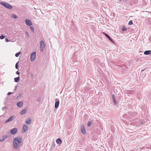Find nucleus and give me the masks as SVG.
I'll return each mask as SVG.
<instances>
[{"label":"nucleus","mask_w":151,"mask_h":151,"mask_svg":"<svg viewBox=\"0 0 151 151\" xmlns=\"http://www.w3.org/2000/svg\"><path fill=\"white\" fill-rule=\"evenodd\" d=\"M56 101L55 104V109H57L59 106L60 104V101L58 99H55Z\"/></svg>","instance_id":"5"},{"label":"nucleus","mask_w":151,"mask_h":151,"mask_svg":"<svg viewBox=\"0 0 151 151\" xmlns=\"http://www.w3.org/2000/svg\"><path fill=\"white\" fill-rule=\"evenodd\" d=\"M0 4L1 5L4 6L6 8L9 9H12L13 8L12 6L6 2H1Z\"/></svg>","instance_id":"2"},{"label":"nucleus","mask_w":151,"mask_h":151,"mask_svg":"<svg viewBox=\"0 0 151 151\" xmlns=\"http://www.w3.org/2000/svg\"><path fill=\"white\" fill-rule=\"evenodd\" d=\"M18 62H17L16 65H15V68L16 69H18Z\"/></svg>","instance_id":"28"},{"label":"nucleus","mask_w":151,"mask_h":151,"mask_svg":"<svg viewBox=\"0 0 151 151\" xmlns=\"http://www.w3.org/2000/svg\"><path fill=\"white\" fill-rule=\"evenodd\" d=\"M55 144L54 142H53L51 146L53 148H54L55 147Z\"/></svg>","instance_id":"24"},{"label":"nucleus","mask_w":151,"mask_h":151,"mask_svg":"<svg viewBox=\"0 0 151 151\" xmlns=\"http://www.w3.org/2000/svg\"><path fill=\"white\" fill-rule=\"evenodd\" d=\"M37 101L38 102H40V98H37Z\"/></svg>","instance_id":"32"},{"label":"nucleus","mask_w":151,"mask_h":151,"mask_svg":"<svg viewBox=\"0 0 151 151\" xmlns=\"http://www.w3.org/2000/svg\"><path fill=\"white\" fill-rule=\"evenodd\" d=\"M25 22L26 23V24L28 26H30L32 24V23L31 21L29 19H26L25 20Z\"/></svg>","instance_id":"10"},{"label":"nucleus","mask_w":151,"mask_h":151,"mask_svg":"<svg viewBox=\"0 0 151 151\" xmlns=\"http://www.w3.org/2000/svg\"><path fill=\"white\" fill-rule=\"evenodd\" d=\"M144 54L145 55L150 54L151 55V50H146L144 52Z\"/></svg>","instance_id":"14"},{"label":"nucleus","mask_w":151,"mask_h":151,"mask_svg":"<svg viewBox=\"0 0 151 151\" xmlns=\"http://www.w3.org/2000/svg\"><path fill=\"white\" fill-rule=\"evenodd\" d=\"M25 123L27 124H30L31 123V120L30 118L28 119L25 121Z\"/></svg>","instance_id":"13"},{"label":"nucleus","mask_w":151,"mask_h":151,"mask_svg":"<svg viewBox=\"0 0 151 151\" xmlns=\"http://www.w3.org/2000/svg\"><path fill=\"white\" fill-rule=\"evenodd\" d=\"M30 28L32 32L34 33V30L33 27L32 26H30Z\"/></svg>","instance_id":"22"},{"label":"nucleus","mask_w":151,"mask_h":151,"mask_svg":"<svg viewBox=\"0 0 151 151\" xmlns=\"http://www.w3.org/2000/svg\"><path fill=\"white\" fill-rule=\"evenodd\" d=\"M112 98L114 101V103L116 105V100L115 97L114 95V94H113L112 95Z\"/></svg>","instance_id":"17"},{"label":"nucleus","mask_w":151,"mask_h":151,"mask_svg":"<svg viewBox=\"0 0 151 151\" xmlns=\"http://www.w3.org/2000/svg\"><path fill=\"white\" fill-rule=\"evenodd\" d=\"M23 104V103L22 101L18 102L17 103V106L19 107H21Z\"/></svg>","instance_id":"11"},{"label":"nucleus","mask_w":151,"mask_h":151,"mask_svg":"<svg viewBox=\"0 0 151 151\" xmlns=\"http://www.w3.org/2000/svg\"><path fill=\"white\" fill-rule=\"evenodd\" d=\"M27 111V109H24L21 111L20 114L21 115H23L26 113Z\"/></svg>","instance_id":"12"},{"label":"nucleus","mask_w":151,"mask_h":151,"mask_svg":"<svg viewBox=\"0 0 151 151\" xmlns=\"http://www.w3.org/2000/svg\"><path fill=\"white\" fill-rule=\"evenodd\" d=\"M141 124H142V122H141Z\"/></svg>","instance_id":"39"},{"label":"nucleus","mask_w":151,"mask_h":151,"mask_svg":"<svg viewBox=\"0 0 151 151\" xmlns=\"http://www.w3.org/2000/svg\"><path fill=\"white\" fill-rule=\"evenodd\" d=\"M104 35L109 40L111 41L112 43H114V42L113 40L111 38L110 36L108 35L107 34L105 33H104Z\"/></svg>","instance_id":"8"},{"label":"nucleus","mask_w":151,"mask_h":151,"mask_svg":"<svg viewBox=\"0 0 151 151\" xmlns=\"http://www.w3.org/2000/svg\"><path fill=\"white\" fill-rule=\"evenodd\" d=\"M15 118V117L14 116H12L10 118H9L6 121L5 123H7L13 120Z\"/></svg>","instance_id":"9"},{"label":"nucleus","mask_w":151,"mask_h":151,"mask_svg":"<svg viewBox=\"0 0 151 151\" xmlns=\"http://www.w3.org/2000/svg\"><path fill=\"white\" fill-rule=\"evenodd\" d=\"M28 127L26 124H24L23 125L22 128V133H24L28 131Z\"/></svg>","instance_id":"4"},{"label":"nucleus","mask_w":151,"mask_h":151,"mask_svg":"<svg viewBox=\"0 0 151 151\" xmlns=\"http://www.w3.org/2000/svg\"><path fill=\"white\" fill-rule=\"evenodd\" d=\"M12 93V92H8V93H7V95H11V94Z\"/></svg>","instance_id":"35"},{"label":"nucleus","mask_w":151,"mask_h":151,"mask_svg":"<svg viewBox=\"0 0 151 151\" xmlns=\"http://www.w3.org/2000/svg\"><path fill=\"white\" fill-rule=\"evenodd\" d=\"M20 53H21V52H17L15 55V56L16 57H18L19 56V55L20 54Z\"/></svg>","instance_id":"23"},{"label":"nucleus","mask_w":151,"mask_h":151,"mask_svg":"<svg viewBox=\"0 0 151 151\" xmlns=\"http://www.w3.org/2000/svg\"><path fill=\"white\" fill-rule=\"evenodd\" d=\"M92 124V122L91 121L88 122L87 123V126L90 127Z\"/></svg>","instance_id":"21"},{"label":"nucleus","mask_w":151,"mask_h":151,"mask_svg":"<svg viewBox=\"0 0 151 151\" xmlns=\"http://www.w3.org/2000/svg\"><path fill=\"white\" fill-rule=\"evenodd\" d=\"M144 70H142V71H143Z\"/></svg>","instance_id":"38"},{"label":"nucleus","mask_w":151,"mask_h":151,"mask_svg":"<svg viewBox=\"0 0 151 151\" xmlns=\"http://www.w3.org/2000/svg\"><path fill=\"white\" fill-rule=\"evenodd\" d=\"M7 109L8 107L7 106H4L2 108V109L3 111H5Z\"/></svg>","instance_id":"19"},{"label":"nucleus","mask_w":151,"mask_h":151,"mask_svg":"<svg viewBox=\"0 0 151 151\" xmlns=\"http://www.w3.org/2000/svg\"><path fill=\"white\" fill-rule=\"evenodd\" d=\"M36 57V52H34L31 55V60L32 61H33L35 59Z\"/></svg>","instance_id":"6"},{"label":"nucleus","mask_w":151,"mask_h":151,"mask_svg":"<svg viewBox=\"0 0 151 151\" xmlns=\"http://www.w3.org/2000/svg\"><path fill=\"white\" fill-rule=\"evenodd\" d=\"M122 30L123 31H125L127 30V29L124 27H123L122 28Z\"/></svg>","instance_id":"26"},{"label":"nucleus","mask_w":151,"mask_h":151,"mask_svg":"<svg viewBox=\"0 0 151 151\" xmlns=\"http://www.w3.org/2000/svg\"><path fill=\"white\" fill-rule=\"evenodd\" d=\"M21 97V94H19L17 97V99H18V98H20Z\"/></svg>","instance_id":"30"},{"label":"nucleus","mask_w":151,"mask_h":151,"mask_svg":"<svg viewBox=\"0 0 151 151\" xmlns=\"http://www.w3.org/2000/svg\"><path fill=\"white\" fill-rule=\"evenodd\" d=\"M17 88V86H16L15 87V88L14 89V91H15L16 89Z\"/></svg>","instance_id":"37"},{"label":"nucleus","mask_w":151,"mask_h":151,"mask_svg":"<svg viewBox=\"0 0 151 151\" xmlns=\"http://www.w3.org/2000/svg\"><path fill=\"white\" fill-rule=\"evenodd\" d=\"M81 132L83 134H85L86 133V130L83 125V127L81 129Z\"/></svg>","instance_id":"15"},{"label":"nucleus","mask_w":151,"mask_h":151,"mask_svg":"<svg viewBox=\"0 0 151 151\" xmlns=\"http://www.w3.org/2000/svg\"><path fill=\"white\" fill-rule=\"evenodd\" d=\"M27 36L28 37H29V34L28 33V32H25Z\"/></svg>","instance_id":"29"},{"label":"nucleus","mask_w":151,"mask_h":151,"mask_svg":"<svg viewBox=\"0 0 151 151\" xmlns=\"http://www.w3.org/2000/svg\"><path fill=\"white\" fill-rule=\"evenodd\" d=\"M133 24L132 21V20H130L128 23V25H131Z\"/></svg>","instance_id":"25"},{"label":"nucleus","mask_w":151,"mask_h":151,"mask_svg":"<svg viewBox=\"0 0 151 151\" xmlns=\"http://www.w3.org/2000/svg\"><path fill=\"white\" fill-rule=\"evenodd\" d=\"M12 18H14V19H16L17 18V16H16L15 14H13L12 15Z\"/></svg>","instance_id":"20"},{"label":"nucleus","mask_w":151,"mask_h":151,"mask_svg":"<svg viewBox=\"0 0 151 151\" xmlns=\"http://www.w3.org/2000/svg\"><path fill=\"white\" fill-rule=\"evenodd\" d=\"M5 41L6 42H8L9 41V40L7 38L5 39Z\"/></svg>","instance_id":"33"},{"label":"nucleus","mask_w":151,"mask_h":151,"mask_svg":"<svg viewBox=\"0 0 151 151\" xmlns=\"http://www.w3.org/2000/svg\"><path fill=\"white\" fill-rule=\"evenodd\" d=\"M56 142L58 144H61L62 143V141L60 138H58L56 140Z\"/></svg>","instance_id":"16"},{"label":"nucleus","mask_w":151,"mask_h":151,"mask_svg":"<svg viewBox=\"0 0 151 151\" xmlns=\"http://www.w3.org/2000/svg\"><path fill=\"white\" fill-rule=\"evenodd\" d=\"M19 79L20 78L19 77L15 78H14V81L15 82L17 83L18 82Z\"/></svg>","instance_id":"18"},{"label":"nucleus","mask_w":151,"mask_h":151,"mask_svg":"<svg viewBox=\"0 0 151 151\" xmlns=\"http://www.w3.org/2000/svg\"><path fill=\"white\" fill-rule=\"evenodd\" d=\"M22 141V139L20 137L14 138L13 140V148L16 150H18L20 147V144Z\"/></svg>","instance_id":"1"},{"label":"nucleus","mask_w":151,"mask_h":151,"mask_svg":"<svg viewBox=\"0 0 151 151\" xmlns=\"http://www.w3.org/2000/svg\"><path fill=\"white\" fill-rule=\"evenodd\" d=\"M17 132V129L15 128L11 129L10 131V133L14 135Z\"/></svg>","instance_id":"7"},{"label":"nucleus","mask_w":151,"mask_h":151,"mask_svg":"<svg viewBox=\"0 0 151 151\" xmlns=\"http://www.w3.org/2000/svg\"><path fill=\"white\" fill-rule=\"evenodd\" d=\"M4 140V139H3V138L2 139H0V142H3Z\"/></svg>","instance_id":"36"},{"label":"nucleus","mask_w":151,"mask_h":151,"mask_svg":"<svg viewBox=\"0 0 151 151\" xmlns=\"http://www.w3.org/2000/svg\"><path fill=\"white\" fill-rule=\"evenodd\" d=\"M40 51L42 52L45 48V45L44 41L41 40L40 43Z\"/></svg>","instance_id":"3"},{"label":"nucleus","mask_w":151,"mask_h":151,"mask_svg":"<svg viewBox=\"0 0 151 151\" xmlns=\"http://www.w3.org/2000/svg\"><path fill=\"white\" fill-rule=\"evenodd\" d=\"M16 74L17 75H19L20 74V73L18 71H17L16 72Z\"/></svg>","instance_id":"34"},{"label":"nucleus","mask_w":151,"mask_h":151,"mask_svg":"<svg viewBox=\"0 0 151 151\" xmlns=\"http://www.w3.org/2000/svg\"><path fill=\"white\" fill-rule=\"evenodd\" d=\"M8 137V136L7 135H5L3 136V139H4V140L5 139L7 138Z\"/></svg>","instance_id":"31"},{"label":"nucleus","mask_w":151,"mask_h":151,"mask_svg":"<svg viewBox=\"0 0 151 151\" xmlns=\"http://www.w3.org/2000/svg\"><path fill=\"white\" fill-rule=\"evenodd\" d=\"M5 37V36H4L3 35H2L1 36H0V39H3Z\"/></svg>","instance_id":"27"}]
</instances>
